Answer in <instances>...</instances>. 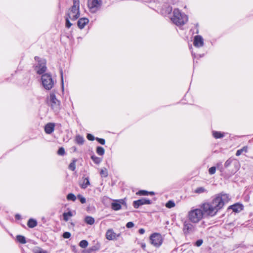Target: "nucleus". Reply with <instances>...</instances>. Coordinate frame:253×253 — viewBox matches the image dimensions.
Wrapping results in <instances>:
<instances>
[{
	"instance_id": "obj_1",
	"label": "nucleus",
	"mask_w": 253,
	"mask_h": 253,
	"mask_svg": "<svg viewBox=\"0 0 253 253\" xmlns=\"http://www.w3.org/2000/svg\"><path fill=\"white\" fill-rule=\"evenodd\" d=\"M229 200L228 194H218L211 202L203 204L201 206V209L204 215L213 216L218 211L223 208Z\"/></svg>"
},
{
	"instance_id": "obj_51",
	"label": "nucleus",
	"mask_w": 253,
	"mask_h": 253,
	"mask_svg": "<svg viewBox=\"0 0 253 253\" xmlns=\"http://www.w3.org/2000/svg\"><path fill=\"white\" fill-rule=\"evenodd\" d=\"M15 217H16V218H17V219H19V218H20V215H19V214H16V215H15Z\"/></svg>"
},
{
	"instance_id": "obj_32",
	"label": "nucleus",
	"mask_w": 253,
	"mask_h": 253,
	"mask_svg": "<svg viewBox=\"0 0 253 253\" xmlns=\"http://www.w3.org/2000/svg\"><path fill=\"white\" fill-rule=\"evenodd\" d=\"M67 199L69 201H75L76 200V197L73 193H69L67 196Z\"/></svg>"
},
{
	"instance_id": "obj_3",
	"label": "nucleus",
	"mask_w": 253,
	"mask_h": 253,
	"mask_svg": "<svg viewBox=\"0 0 253 253\" xmlns=\"http://www.w3.org/2000/svg\"><path fill=\"white\" fill-rule=\"evenodd\" d=\"M204 215V213L200 208L191 209L188 211L187 216L188 219L191 222L196 224L202 219Z\"/></svg>"
},
{
	"instance_id": "obj_46",
	"label": "nucleus",
	"mask_w": 253,
	"mask_h": 253,
	"mask_svg": "<svg viewBox=\"0 0 253 253\" xmlns=\"http://www.w3.org/2000/svg\"><path fill=\"white\" fill-rule=\"evenodd\" d=\"M203 240H201V239H200V240H197L196 243H195V245L197 246V247H200V246H201V245L203 243Z\"/></svg>"
},
{
	"instance_id": "obj_37",
	"label": "nucleus",
	"mask_w": 253,
	"mask_h": 253,
	"mask_svg": "<svg viewBox=\"0 0 253 253\" xmlns=\"http://www.w3.org/2000/svg\"><path fill=\"white\" fill-rule=\"evenodd\" d=\"M78 198L81 202L82 204H84L86 202V199L84 197L81 195H78Z\"/></svg>"
},
{
	"instance_id": "obj_35",
	"label": "nucleus",
	"mask_w": 253,
	"mask_h": 253,
	"mask_svg": "<svg viewBox=\"0 0 253 253\" xmlns=\"http://www.w3.org/2000/svg\"><path fill=\"white\" fill-rule=\"evenodd\" d=\"M65 20H66V23H65L66 27H67V28H69L72 25V24L69 21V19H70V18L66 16H65Z\"/></svg>"
},
{
	"instance_id": "obj_9",
	"label": "nucleus",
	"mask_w": 253,
	"mask_h": 253,
	"mask_svg": "<svg viewBox=\"0 0 253 253\" xmlns=\"http://www.w3.org/2000/svg\"><path fill=\"white\" fill-rule=\"evenodd\" d=\"M151 244L156 248L160 247L163 242V238L162 235L157 233H154L150 236Z\"/></svg>"
},
{
	"instance_id": "obj_45",
	"label": "nucleus",
	"mask_w": 253,
	"mask_h": 253,
	"mask_svg": "<svg viewBox=\"0 0 253 253\" xmlns=\"http://www.w3.org/2000/svg\"><path fill=\"white\" fill-rule=\"evenodd\" d=\"M134 224L132 222H128L126 224V227L128 228H132L134 226Z\"/></svg>"
},
{
	"instance_id": "obj_10",
	"label": "nucleus",
	"mask_w": 253,
	"mask_h": 253,
	"mask_svg": "<svg viewBox=\"0 0 253 253\" xmlns=\"http://www.w3.org/2000/svg\"><path fill=\"white\" fill-rule=\"evenodd\" d=\"M189 220L183 222V232L185 235L193 233L196 230V226Z\"/></svg>"
},
{
	"instance_id": "obj_4",
	"label": "nucleus",
	"mask_w": 253,
	"mask_h": 253,
	"mask_svg": "<svg viewBox=\"0 0 253 253\" xmlns=\"http://www.w3.org/2000/svg\"><path fill=\"white\" fill-rule=\"evenodd\" d=\"M73 4L66 12L65 16L72 20H76L80 17L79 0H73Z\"/></svg>"
},
{
	"instance_id": "obj_25",
	"label": "nucleus",
	"mask_w": 253,
	"mask_h": 253,
	"mask_svg": "<svg viewBox=\"0 0 253 253\" xmlns=\"http://www.w3.org/2000/svg\"><path fill=\"white\" fill-rule=\"evenodd\" d=\"M73 216V214L71 211H69L67 212H64L63 214V219L65 221H68L70 217Z\"/></svg>"
},
{
	"instance_id": "obj_36",
	"label": "nucleus",
	"mask_w": 253,
	"mask_h": 253,
	"mask_svg": "<svg viewBox=\"0 0 253 253\" xmlns=\"http://www.w3.org/2000/svg\"><path fill=\"white\" fill-rule=\"evenodd\" d=\"M166 206L168 208H171L175 206V203L172 201H169L167 203Z\"/></svg>"
},
{
	"instance_id": "obj_54",
	"label": "nucleus",
	"mask_w": 253,
	"mask_h": 253,
	"mask_svg": "<svg viewBox=\"0 0 253 253\" xmlns=\"http://www.w3.org/2000/svg\"><path fill=\"white\" fill-rule=\"evenodd\" d=\"M76 147H74V150H76Z\"/></svg>"
},
{
	"instance_id": "obj_38",
	"label": "nucleus",
	"mask_w": 253,
	"mask_h": 253,
	"mask_svg": "<svg viewBox=\"0 0 253 253\" xmlns=\"http://www.w3.org/2000/svg\"><path fill=\"white\" fill-rule=\"evenodd\" d=\"M65 153V150L63 147H60L57 151V154L60 156H63Z\"/></svg>"
},
{
	"instance_id": "obj_43",
	"label": "nucleus",
	"mask_w": 253,
	"mask_h": 253,
	"mask_svg": "<svg viewBox=\"0 0 253 253\" xmlns=\"http://www.w3.org/2000/svg\"><path fill=\"white\" fill-rule=\"evenodd\" d=\"M86 137H87V139L90 141H93L94 139H95V138L94 137V136L89 133L87 134Z\"/></svg>"
},
{
	"instance_id": "obj_26",
	"label": "nucleus",
	"mask_w": 253,
	"mask_h": 253,
	"mask_svg": "<svg viewBox=\"0 0 253 253\" xmlns=\"http://www.w3.org/2000/svg\"><path fill=\"white\" fill-rule=\"evenodd\" d=\"M136 194L139 195H143V196H146V195H148V194L153 195H154V192H149L146 190H140L138 192L136 193Z\"/></svg>"
},
{
	"instance_id": "obj_48",
	"label": "nucleus",
	"mask_w": 253,
	"mask_h": 253,
	"mask_svg": "<svg viewBox=\"0 0 253 253\" xmlns=\"http://www.w3.org/2000/svg\"><path fill=\"white\" fill-rule=\"evenodd\" d=\"M140 245L141 248L144 250H145V248H146V244H145V243H140Z\"/></svg>"
},
{
	"instance_id": "obj_31",
	"label": "nucleus",
	"mask_w": 253,
	"mask_h": 253,
	"mask_svg": "<svg viewBox=\"0 0 253 253\" xmlns=\"http://www.w3.org/2000/svg\"><path fill=\"white\" fill-rule=\"evenodd\" d=\"M100 174L102 177H106L108 176V170L106 168H103L100 171Z\"/></svg>"
},
{
	"instance_id": "obj_8",
	"label": "nucleus",
	"mask_w": 253,
	"mask_h": 253,
	"mask_svg": "<svg viewBox=\"0 0 253 253\" xmlns=\"http://www.w3.org/2000/svg\"><path fill=\"white\" fill-rule=\"evenodd\" d=\"M49 103L53 111L58 113L61 109L60 101L56 98L55 94L53 93L50 94Z\"/></svg>"
},
{
	"instance_id": "obj_29",
	"label": "nucleus",
	"mask_w": 253,
	"mask_h": 253,
	"mask_svg": "<svg viewBox=\"0 0 253 253\" xmlns=\"http://www.w3.org/2000/svg\"><path fill=\"white\" fill-rule=\"evenodd\" d=\"M96 153L99 156H103L105 153V150L103 147L98 146L96 148Z\"/></svg>"
},
{
	"instance_id": "obj_22",
	"label": "nucleus",
	"mask_w": 253,
	"mask_h": 253,
	"mask_svg": "<svg viewBox=\"0 0 253 253\" xmlns=\"http://www.w3.org/2000/svg\"><path fill=\"white\" fill-rule=\"evenodd\" d=\"M90 185L88 177H85L83 179L82 183L81 184V187L83 189H85Z\"/></svg>"
},
{
	"instance_id": "obj_28",
	"label": "nucleus",
	"mask_w": 253,
	"mask_h": 253,
	"mask_svg": "<svg viewBox=\"0 0 253 253\" xmlns=\"http://www.w3.org/2000/svg\"><path fill=\"white\" fill-rule=\"evenodd\" d=\"M91 159L93 161V162L96 164H99L102 161L101 158H99L94 155L91 156Z\"/></svg>"
},
{
	"instance_id": "obj_41",
	"label": "nucleus",
	"mask_w": 253,
	"mask_h": 253,
	"mask_svg": "<svg viewBox=\"0 0 253 253\" xmlns=\"http://www.w3.org/2000/svg\"><path fill=\"white\" fill-rule=\"evenodd\" d=\"M95 140L102 145H104L105 143V140L104 139L96 137Z\"/></svg>"
},
{
	"instance_id": "obj_11",
	"label": "nucleus",
	"mask_w": 253,
	"mask_h": 253,
	"mask_svg": "<svg viewBox=\"0 0 253 253\" xmlns=\"http://www.w3.org/2000/svg\"><path fill=\"white\" fill-rule=\"evenodd\" d=\"M102 5L101 0H88V6L92 13H95L101 7Z\"/></svg>"
},
{
	"instance_id": "obj_33",
	"label": "nucleus",
	"mask_w": 253,
	"mask_h": 253,
	"mask_svg": "<svg viewBox=\"0 0 253 253\" xmlns=\"http://www.w3.org/2000/svg\"><path fill=\"white\" fill-rule=\"evenodd\" d=\"M88 245V242L85 240H82L79 243V246L82 248H86Z\"/></svg>"
},
{
	"instance_id": "obj_12",
	"label": "nucleus",
	"mask_w": 253,
	"mask_h": 253,
	"mask_svg": "<svg viewBox=\"0 0 253 253\" xmlns=\"http://www.w3.org/2000/svg\"><path fill=\"white\" fill-rule=\"evenodd\" d=\"M121 236V233L116 234L112 229H109L105 234V237L108 240H116Z\"/></svg>"
},
{
	"instance_id": "obj_52",
	"label": "nucleus",
	"mask_w": 253,
	"mask_h": 253,
	"mask_svg": "<svg viewBox=\"0 0 253 253\" xmlns=\"http://www.w3.org/2000/svg\"><path fill=\"white\" fill-rule=\"evenodd\" d=\"M192 56H193V58H195L196 57V55H195V53H193V52H192Z\"/></svg>"
},
{
	"instance_id": "obj_50",
	"label": "nucleus",
	"mask_w": 253,
	"mask_h": 253,
	"mask_svg": "<svg viewBox=\"0 0 253 253\" xmlns=\"http://www.w3.org/2000/svg\"><path fill=\"white\" fill-rule=\"evenodd\" d=\"M60 74H61V79L62 84H63V72L62 70H60Z\"/></svg>"
},
{
	"instance_id": "obj_13",
	"label": "nucleus",
	"mask_w": 253,
	"mask_h": 253,
	"mask_svg": "<svg viewBox=\"0 0 253 253\" xmlns=\"http://www.w3.org/2000/svg\"><path fill=\"white\" fill-rule=\"evenodd\" d=\"M152 202L150 200L146 198H142L141 199L133 201V206L134 208L138 209L141 206L144 205H149Z\"/></svg>"
},
{
	"instance_id": "obj_7",
	"label": "nucleus",
	"mask_w": 253,
	"mask_h": 253,
	"mask_svg": "<svg viewBox=\"0 0 253 253\" xmlns=\"http://www.w3.org/2000/svg\"><path fill=\"white\" fill-rule=\"evenodd\" d=\"M35 59L38 62L37 64L35 67L36 73L39 75L44 74L47 69L45 60L43 59H41L38 56H36Z\"/></svg>"
},
{
	"instance_id": "obj_42",
	"label": "nucleus",
	"mask_w": 253,
	"mask_h": 253,
	"mask_svg": "<svg viewBox=\"0 0 253 253\" xmlns=\"http://www.w3.org/2000/svg\"><path fill=\"white\" fill-rule=\"evenodd\" d=\"M71 236V234L69 232H65L63 234V237L65 239L69 238Z\"/></svg>"
},
{
	"instance_id": "obj_2",
	"label": "nucleus",
	"mask_w": 253,
	"mask_h": 253,
	"mask_svg": "<svg viewBox=\"0 0 253 253\" xmlns=\"http://www.w3.org/2000/svg\"><path fill=\"white\" fill-rule=\"evenodd\" d=\"M172 22L178 26H183L188 21L187 16L184 13L181 12L179 9H174L172 15L170 18Z\"/></svg>"
},
{
	"instance_id": "obj_23",
	"label": "nucleus",
	"mask_w": 253,
	"mask_h": 253,
	"mask_svg": "<svg viewBox=\"0 0 253 253\" xmlns=\"http://www.w3.org/2000/svg\"><path fill=\"white\" fill-rule=\"evenodd\" d=\"M248 150V147L247 146H244L242 148L239 149L237 151L236 153V155L237 156H239L243 153H247Z\"/></svg>"
},
{
	"instance_id": "obj_15",
	"label": "nucleus",
	"mask_w": 253,
	"mask_h": 253,
	"mask_svg": "<svg viewBox=\"0 0 253 253\" xmlns=\"http://www.w3.org/2000/svg\"><path fill=\"white\" fill-rule=\"evenodd\" d=\"M54 124L48 123L45 126L44 131L47 134H50L54 131Z\"/></svg>"
},
{
	"instance_id": "obj_47",
	"label": "nucleus",
	"mask_w": 253,
	"mask_h": 253,
	"mask_svg": "<svg viewBox=\"0 0 253 253\" xmlns=\"http://www.w3.org/2000/svg\"><path fill=\"white\" fill-rule=\"evenodd\" d=\"M172 11V7L170 6H168L166 7V12L169 14Z\"/></svg>"
},
{
	"instance_id": "obj_53",
	"label": "nucleus",
	"mask_w": 253,
	"mask_h": 253,
	"mask_svg": "<svg viewBox=\"0 0 253 253\" xmlns=\"http://www.w3.org/2000/svg\"><path fill=\"white\" fill-rule=\"evenodd\" d=\"M203 55H199V57H203Z\"/></svg>"
},
{
	"instance_id": "obj_27",
	"label": "nucleus",
	"mask_w": 253,
	"mask_h": 253,
	"mask_svg": "<svg viewBox=\"0 0 253 253\" xmlns=\"http://www.w3.org/2000/svg\"><path fill=\"white\" fill-rule=\"evenodd\" d=\"M111 208L114 211H118L122 208L121 205L118 203H112L111 204Z\"/></svg>"
},
{
	"instance_id": "obj_21",
	"label": "nucleus",
	"mask_w": 253,
	"mask_h": 253,
	"mask_svg": "<svg viewBox=\"0 0 253 253\" xmlns=\"http://www.w3.org/2000/svg\"><path fill=\"white\" fill-rule=\"evenodd\" d=\"M27 225L29 228H34L37 225V221L33 218H30L27 223Z\"/></svg>"
},
{
	"instance_id": "obj_18",
	"label": "nucleus",
	"mask_w": 253,
	"mask_h": 253,
	"mask_svg": "<svg viewBox=\"0 0 253 253\" xmlns=\"http://www.w3.org/2000/svg\"><path fill=\"white\" fill-rule=\"evenodd\" d=\"M100 249L99 244H96V245L93 246L86 250L85 251L86 253H94L96 251H98Z\"/></svg>"
},
{
	"instance_id": "obj_17",
	"label": "nucleus",
	"mask_w": 253,
	"mask_h": 253,
	"mask_svg": "<svg viewBox=\"0 0 253 253\" xmlns=\"http://www.w3.org/2000/svg\"><path fill=\"white\" fill-rule=\"evenodd\" d=\"M230 208L233 210V211L238 212L241 211L243 209V206L242 204L237 203L230 206Z\"/></svg>"
},
{
	"instance_id": "obj_14",
	"label": "nucleus",
	"mask_w": 253,
	"mask_h": 253,
	"mask_svg": "<svg viewBox=\"0 0 253 253\" xmlns=\"http://www.w3.org/2000/svg\"><path fill=\"white\" fill-rule=\"evenodd\" d=\"M193 44L195 47H201L204 45V40L202 36L197 35L194 37Z\"/></svg>"
},
{
	"instance_id": "obj_30",
	"label": "nucleus",
	"mask_w": 253,
	"mask_h": 253,
	"mask_svg": "<svg viewBox=\"0 0 253 253\" xmlns=\"http://www.w3.org/2000/svg\"><path fill=\"white\" fill-rule=\"evenodd\" d=\"M16 239L20 243L25 244L26 243V239L23 236L17 235L16 236Z\"/></svg>"
},
{
	"instance_id": "obj_44",
	"label": "nucleus",
	"mask_w": 253,
	"mask_h": 253,
	"mask_svg": "<svg viewBox=\"0 0 253 253\" xmlns=\"http://www.w3.org/2000/svg\"><path fill=\"white\" fill-rule=\"evenodd\" d=\"M34 253H47V252L41 248H39L34 251Z\"/></svg>"
},
{
	"instance_id": "obj_49",
	"label": "nucleus",
	"mask_w": 253,
	"mask_h": 253,
	"mask_svg": "<svg viewBox=\"0 0 253 253\" xmlns=\"http://www.w3.org/2000/svg\"><path fill=\"white\" fill-rule=\"evenodd\" d=\"M145 230L143 228H141L139 230L138 232L140 234H143L145 233Z\"/></svg>"
},
{
	"instance_id": "obj_39",
	"label": "nucleus",
	"mask_w": 253,
	"mask_h": 253,
	"mask_svg": "<svg viewBox=\"0 0 253 253\" xmlns=\"http://www.w3.org/2000/svg\"><path fill=\"white\" fill-rule=\"evenodd\" d=\"M216 171V167H212L210 168L209 169V174L211 175H212L215 173Z\"/></svg>"
},
{
	"instance_id": "obj_16",
	"label": "nucleus",
	"mask_w": 253,
	"mask_h": 253,
	"mask_svg": "<svg viewBox=\"0 0 253 253\" xmlns=\"http://www.w3.org/2000/svg\"><path fill=\"white\" fill-rule=\"evenodd\" d=\"M89 22L87 18H82L79 19L78 21V26L81 29H83L85 25L87 24Z\"/></svg>"
},
{
	"instance_id": "obj_6",
	"label": "nucleus",
	"mask_w": 253,
	"mask_h": 253,
	"mask_svg": "<svg viewBox=\"0 0 253 253\" xmlns=\"http://www.w3.org/2000/svg\"><path fill=\"white\" fill-rule=\"evenodd\" d=\"M41 80L42 84L46 90H50L53 87L54 81L52 79L51 74L49 73H44L42 75Z\"/></svg>"
},
{
	"instance_id": "obj_5",
	"label": "nucleus",
	"mask_w": 253,
	"mask_h": 253,
	"mask_svg": "<svg viewBox=\"0 0 253 253\" xmlns=\"http://www.w3.org/2000/svg\"><path fill=\"white\" fill-rule=\"evenodd\" d=\"M224 167L230 171V176L234 174L239 169L240 164L238 160L230 158L224 163Z\"/></svg>"
},
{
	"instance_id": "obj_20",
	"label": "nucleus",
	"mask_w": 253,
	"mask_h": 253,
	"mask_svg": "<svg viewBox=\"0 0 253 253\" xmlns=\"http://www.w3.org/2000/svg\"><path fill=\"white\" fill-rule=\"evenodd\" d=\"M75 141L78 144L82 145L84 143V139L83 136L77 135L75 137Z\"/></svg>"
},
{
	"instance_id": "obj_24",
	"label": "nucleus",
	"mask_w": 253,
	"mask_h": 253,
	"mask_svg": "<svg viewBox=\"0 0 253 253\" xmlns=\"http://www.w3.org/2000/svg\"><path fill=\"white\" fill-rule=\"evenodd\" d=\"M94 219L91 216H87L85 217L84 219V221L86 223L89 225H92L94 223Z\"/></svg>"
},
{
	"instance_id": "obj_19",
	"label": "nucleus",
	"mask_w": 253,
	"mask_h": 253,
	"mask_svg": "<svg viewBox=\"0 0 253 253\" xmlns=\"http://www.w3.org/2000/svg\"><path fill=\"white\" fill-rule=\"evenodd\" d=\"M225 133L221 132L220 131H217L213 130L212 131V134L214 138L215 139L221 138L224 137Z\"/></svg>"
},
{
	"instance_id": "obj_34",
	"label": "nucleus",
	"mask_w": 253,
	"mask_h": 253,
	"mask_svg": "<svg viewBox=\"0 0 253 253\" xmlns=\"http://www.w3.org/2000/svg\"><path fill=\"white\" fill-rule=\"evenodd\" d=\"M76 160H74L69 166V169L72 171L75 170L76 169Z\"/></svg>"
},
{
	"instance_id": "obj_40",
	"label": "nucleus",
	"mask_w": 253,
	"mask_h": 253,
	"mask_svg": "<svg viewBox=\"0 0 253 253\" xmlns=\"http://www.w3.org/2000/svg\"><path fill=\"white\" fill-rule=\"evenodd\" d=\"M206 191L204 188L203 187H199L197 188L195 190V192L197 193H202Z\"/></svg>"
}]
</instances>
